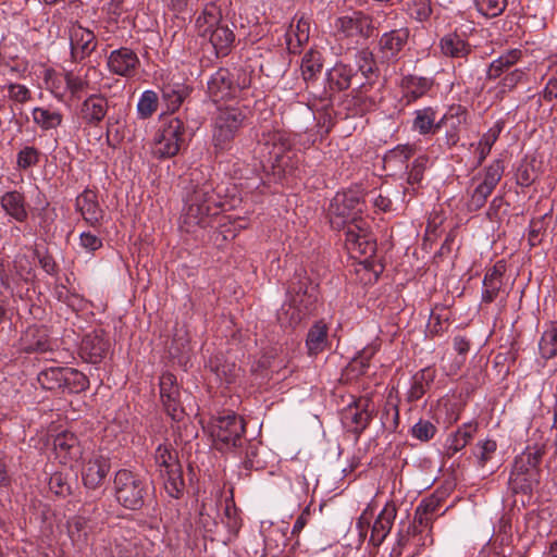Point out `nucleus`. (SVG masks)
Here are the masks:
<instances>
[{
  "instance_id": "nucleus-12",
  "label": "nucleus",
  "mask_w": 557,
  "mask_h": 557,
  "mask_svg": "<svg viewBox=\"0 0 557 557\" xmlns=\"http://www.w3.org/2000/svg\"><path fill=\"white\" fill-rule=\"evenodd\" d=\"M336 34L339 38H347L358 42V38H368L372 34V21L361 12L342 16L335 23Z\"/></svg>"
},
{
  "instance_id": "nucleus-29",
  "label": "nucleus",
  "mask_w": 557,
  "mask_h": 557,
  "mask_svg": "<svg viewBox=\"0 0 557 557\" xmlns=\"http://www.w3.org/2000/svg\"><path fill=\"white\" fill-rule=\"evenodd\" d=\"M522 58L520 49H509L492 61L486 71L487 79L499 78L505 72L518 63Z\"/></svg>"
},
{
  "instance_id": "nucleus-58",
  "label": "nucleus",
  "mask_w": 557,
  "mask_h": 557,
  "mask_svg": "<svg viewBox=\"0 0 557 557\" xmlns=\"http://www.w3.org/2000/svg\"><path fill=\"white\" fill-rule=\"evenodd\" d=\"M479 10L487 16L499 15L507 5V0H480Z\"/></svg>"
},
{
  "instance_id": "nucleus-9",
  "label": "nucleus",
  "mask_w": 557,
  "mask_h": 557,
  "mask_svg": "<svg viewBox=\"0 0 557 557\" xmlns=\"http://www.w3.org/2000/svg\"><path fill=\"white\" fill-rule=\"evenodd\" d=\"M313 302L312 295L302 292L301 287L295 294L289 292L287 301L277 312L278 322L286 327L296 326L310 313Z\"/></svg>"
},
{
  "instance_id": "nucleus-36",
  "label": "nucleus",
  "mask_w": 557,
  "mask_h": 557,
  "mask_svg": "<svg viewBox=\"0 0 557 557\" xmlns=\"http://www.w3.org/2000/svg\"><path fill=\"white\" fill-rule=\"evenodd\" d=\"M66 529L73 545L81 548L87 544L90 528L86 518L81 516L71 517L66 521Z\"/></svg>"
},
{
  "instance_id": "nucleus-7",
  "label": "nucleus",
  "mask_w": 557,
  "mask_h": 557,
  "mask_svg": "<svg viewBox=\"0 0 557 557\" xmlns=\"http://www.w3.org/2000/svg\"><path fill=\"white\" fill-rule=\"evenodd\" d=\"M245 120L244 112L238 108L220 109L213 123L212 141L218 150L230 147Z\"/></svg>"
},
{
  "instance_id": "nucleus-19",
  "label": "nucleus",
  "mask_w": 557,
  "mask_h": 557,
  "mask_svg": "<svg viewBox=\"0 0 557 557\" xmlns=\"http://www.w3.org/2000/svg\"><path fill=\"white\" fill-rule=\"evenodd\" d=\"M76 210L90 226H98L103 219V210L99 206L97 196L89 189L77 196Z\"/></svg>"
},
{
  "instance_id": "nucleus-23",
  "label": "nucleus",
  "mask_w": 557,
  "mask_h": 557,
  "mask_svg": "<svg viewBox=\"0 0 557 557\" xmlns=\"http://www.w3.org/2000/svg\"><path fill=\"white\" fill-rule=\"evenodd\" d=\"M54 451L60 462L67 465L81 456V446L77 437L71 432L58 434L53 441Z\"/></svg>"
},
{
  "instance_id": "nucleus-61",
  "label": "nucleus",
  "mask_w": 557,
  "mask_h": 557,
  "mask_svg": "<svg viewBox=\"0 0 557 557\" xmlns=\"http://www.w3.org/2000/svg\"><path fill=\"white\" fill-rule=\"evenodd\" d=\"M9 98L18 103H25L30 100V90L22 84L11 83L8 85Z\"/></svg>"
},
{
  "instance_id": "nucleus-24",
  "label": "nucleus",
  "mask_w": 557,
  "mask_h": 557,
  "mask_svg": "<svg viewBox=\"0 0 557 557\" xmlns=\"http://www.w3.org/2000/svg\"><path fill=\"white\" fill-rule=\"evenodd\" d=\"M409 32L406 28L394 29L384 33L379 41L380 51L382 57L391 60L397 57L404 46L407 44Z\"/></svg>"
},
{
  "instance_id": "nucleus-56",
  "label": "nucleus",
  "mask_w": 557,
  "mask_h": 557,
  "mask_svg": "<svg viewBox=\"0 0 557 557\" xmlns=\"http://www.w3.org/2000/svg\"><path fill=\"white\" fill-rule=\"evenodd\" d=\"M356 63L363 76L369 77L374 72V60L371 51L363 49L356 55Z\"/></svg>"
},
{
  "instance_id": "nucleus-55",
  "label": "nucleus",
  "mask_w": 557,
  "mask_h": 557,
  "mask_svg": "<svg viewBox=\"0 0 557 557\" xmlns=\"http://www.w3.org/2000/svg\"><path fill=\"white\" fill-rule=\"evenodd\" d=\"M429 163V158L426 156L417 157L411 165V169L408 174V184L414 185L419 184L423 178V172L426 169Z\"/></svg>"
},
{
  "instance_id": "nucleus-41",
  "label": "nucleus",
  "mask_w": 557,
  "mask_h": 557,
  "mask_svg": "<svg viewBox=\"0 0 557 557\" xmlns=\"http://www.w3.org/2000/svg\"><path fill=\"white\" fill-rule=\"evenodd\" d=\"M404 87L406 90V98L408 101H414L431 89L433 83L425 77L408 76L404 78Z\"/></svg>"
},
{
  "instance_id": "nucleus-34",
  "label": "nucleus",
  "mask_w": 557,
  "mask_h": 557,
  "mask_svg": "<svg viewBox=\"0 0 557 557\" xmlns=\"http://www.w3.org/2000/svg\"><path fill=\"white\" fill-rule=\"evenodd\" d=\"M354 70L351 66L337 62L331 70L327 71V81L332 89L346 90L351 85Z\"/></svg>"
},
{
  "instance_id": "nucleus-21",
  "label": "nucleus",
  "mask_w": 557,
  "mask_h": 557,
  "mask_svg": "<svg viewBox=\"0 0 557 557\" xmlns=\"http://www.w3.org/2000/svg\"><path fill=\"white\" fill-rule=\"evenodd\" d=\"M108 100L99 95H91L84 100L79 110V116L88 125H98L107 115Z\"/></svg>"
},
{
  "instance_id": "nucleus-63",
  "label": "nucleus",
  "mask_w": 557,
  "mask_h": 557,
  "mask_svg": "<svg viewBox=\"0 0 557 557\" xmlns=\"http://www.w3.org/2000/svg\"><path fill=\"white\" fill-rule=\"evenodd\" d=\"M224 515L226 518L225 524L231 533H237L240 528V520L237 517L236 508L226 505Z\"/></svg>"
},
{
  "instance_id": "nucleus-53",
  "label": "nucleus",
  "mask_w": 557,
  "mask_h": 557,
  "mask_svg": "<svg viewBox=\"0 0 557 557\" xmlns=\"http://www.w3.org/2000/svg\"><path fill=\"white\" fill-rule=\"evenodd\" d=\"M467 110L461 106H453L438 121L435 119L434 134L437 133L449 120L456 119L457 124L466 122Z\"/></svg>"
},
{
  "instance_id": "nucleus-57",
  "label": "nucleus",
  "mask_w": 557,
  "mask_h": 557,
  "mask_svg": "<svg viewBox=\"0 0 557 557\" xmlns=\"http://www.w3.org/2000/svg\"><path fill=\"white\" fill-rule=\"evenodd\" d=\"M39 161V152L34 147H25L17 153V165L21 169H28Z\"/></svg>"
},
{
  "instance_id": "nucleus-16",
  "label": "nucleus",
  "mask_w": 557,
  "mask_h": 557,
  "mask_svg": "<svg viewBox=\"0 0 557 557\" xmlns=\"http://www.w3.org/2000/svg\"><path fill=\"white\" fill-rule=\"evenodd\" d=\"M160 396L162 404L174 420H180L183 409L180 401V389L176 377L172 373H163L160 377Z\"/></svg>"
},
{
  "instance_id": "nucleus-2",
  "label": "nucleus",
  "mask_w": 557,
  "mask_h": 557,
  "mask_svg": "<svg viewBox=\"0 0 557 557\" xmlns=\"http://www.w3.org/2000/svg\"><path fill=\"white\" fill-rule=\"evenodd\" d=\"M219 197L211 181L197 184L189 195L186 209L182 216V226L186 232H195L196 227H206L211 218L219 213Z\"/></svg>"
},
{
  "instance_id": "nucleus-14",
  "label": "nucleus",
  "mask_w": 557,
  "mask_h": 557,
  "mask_svg": "<svg viewBox=\"0 0 557 557\" xmlns=\"http://www.w3.org/2000/svg\"><path fill=\"white\" fill-rule=\"evenodd\" d=\"M140 60L137 53L127 47L110 52L107 61L108 70L119 76L133 77L137 73Z\"/></svg>"
},
{
  "instance_id": "nucleus-35",
  "label": "nucleus",
  "mask_w": 557,
  "mask_h": 557,
  "mask_svg": "<svg viewBox=\"0 0 557 557\" xmlns=\"http://www.w3.org/2000/svg\"><path fill=\"white\" fill-rule=\"evenodd\" d=\"M34 123L44 131L57 128L63 121V115L57 109L36 107L32 111Z\"/></svg>"
},
{
  "instance_id": "nucleus-45",
  "label": "nucleus",
  "mask_w": 557,
  "mask_h": 557,
  "mask_svg": "<svg viewBox=\"0 0 557 557\" xmlns=\"http://www.w3.org/2000/svg\"><path fill=\"white\" fill-rule=\"evenodd\" d=\"M91 74H97V70L94 66H89L86 70V73L84 76L79 74H75L74 72H67L65 74V83L66 87L70 89L72 94H77L81 91H84L86 89H94V87L90 86L89 77Z\"/></svg>"
},
{
  "instance_id": "nucleus-52",
  "label": "nucleus",
  "mask_w": 557,
  "mask_h": 557,
  "mask_svg": "<svg viewBox=\"0 0 557 557\" xmlns=\"http://www.w3.org/2000/svg\"><path fill=\"white\" fill-rule=\"evenodd\" d=\"M259 444L249 443L244 454L240 453L246 469H260L264 461L259 459Z\"/></svg>"
},
{
  "instance_id": "nucleus-42",
  "label": "nucleus",
  "mask_w": 557,
  "mask_h": 557,
  "mask_svg": "<svg viewBox=\"0 0 557 557\" xmlns=\"http://www.w3.org/2000/svg\"><path fill=\"white\" fill-rule=\"evenodd\" d=\"M503 124L497 122L481 137L475 152L478 153V164H481L490 154L493 145L496 143L499 134L502 133Z\"/></svg>"
},
{
  "instance_id": "nucleus-39",
  "label": "nucleus",
  "mask_w": 557,
  "mask_h": 557,
  "mask_svg": "<svg viewBox=\"0 0 557 557\" xmlns=\"http://www.w3.org/2000/svg\"><path fill=\"white\" fill-rule=\"evenodd\" d=\"M154 459L159 473H164L182 468L176 450L166 444H160L157 447Z\"/></svg>"
},
{
  "instance_id": "nucleus-8",
  "label": "nucleus",
  "mask_w": 557,
  "mask_h": 557,
  "mask_svg": "<svg viewBox=\"0 0 557 557\" xmlns=\"http://www.w3.org/2000/svg\"><path fill=\"white\" fill-rule=\"evenodd\" d=\"M185 127L178 117L170 119L156 134L153 153L158 158L174 157L181 149Z\"/></svg>"
},
{
  "instance_id": "nucleus-27",
  "label": "nucleus",
  "mask_w": 557,
  "mask_h": 557,
  "mask_svg": "<svg viewBox=\"0 0 557 557\" xmlns=\"http://www.w3.org/2000/svg\"><path fill=\"white\" fill-rule=\"evenodd\" d=\"M263 146L268 149L270 161L281 166L285 152L290 148V143L282 132H273L264 137Z\"/></svg>"
},
{
  "instance_id": "nucleus-30",
  "label": "nucleus",
  "mask_w": 557,
  "mask_h": 557,
  "mask_svg": "<svg viewBox=\"0 0 557 557\" xmlns=\"http://www.w3.org/2000/svg\"><path fill=\"white\" fill-rule=\"evenodd\" d=\"M329 329L322 321L315 322L309 330L306 346L310 356L324 351L329 345Z\"/></svg>"
},
{
  "instance_id": "nucleus-1",
  "label": "nucleus",
  "mask_w": 557,
  "mask_h": 557,
  "mask_svg": "<svg viewBox=\"0 0 557 557\" xmlns=\"http://www.w3.org/2000/svg\"><path fill=\"white\" fill-rule=\"evenodd\" d=\"M362 195L358 190L337 193L329 206L330 223L345 230V246L351 258L371 257L376 249L369 223L362 219Z\"/></svg>"
},
{
  "instance_id": "nucleus-25",
  "label": "nucleus",
  "mask_w": 557,
  "mask_h": 557,
  "mask_svg": "<svg viewBox=\"0 0 557 557\" xmlns=\"http://www.w3.org/2000/svg\"><path fill=\"white\" fill-rule=\"evenodd\" d=\"M438 47L443 55L451 59H466L472 50L470 44L456 33L444 35Z\"/></svg>"
},
{
  "instance_id": "nucleus-15",
  "label": "nucleus",
  "mask_w": 557,
  "mask_h": 557,
  "mask_svg": "<svg viewBox=\"0 0 557 557\" xmlns=\"http://www.w3.org/2000/svg\"><path fill=\"white\" fill-rule=\"evenodd\" d=\"M71 57L74 61L89 57L97 47L95 34L81 25L70 29Z\"/></svg>"
},
{
  "instance_id": "nucleus-49",
  "label": "nucleus",
  "mask_w": 557,
  "mask_h": 557,
  "mask_svg": "<svg viewBox=\"0 0 557 557\" xmlns=\"http://www.w3.org/2000/svg\"><path fill=\"white\" fill-rule=\"evenodd\" d=\"M430 379L429 371L422 370L412 377L411 386L408 391V399L416 401L420 399L425 393V386Z\"/></svg>"
},
{
  "instance_id": "nucleus-6",
  "label": "nucleus",
  "mask_w": 557,
  "mask_h": 557,
  "mask_svg": "<svg viewBox=\"0 0 557 557\" xmlns=\"http://www.w3.org/2000/svg\"><path fill=\"white\" fill-rule=\"evenodd\" d=\"M244 433V420L235 413L218 417L211 426V436L219 450L240 448L246 442Z\"/></svg>"
},
{
  "instance_id": "nucleus-50",
  "label": "nucleus",
  "mask_w": 557,
  "mask_h": 557,
  "mask_svg": "<svg viewBox=\"0 0 557 557\" xmlns=\"http://www.w3.org/2000/svg\"><path fill=\"white\" fill-rule=\"evenodd\" d=\"M497 449V443L494 440L486 438L480 441L475 445L474 456L481 467H484L495 455Z\"/></svg>"
},
{
  "instance_id": "nucleus-22",
  "label": "nucleus",
  "mask_w": 557,
  "mask_h": 557,
  "mask_svg": "<svg viewBox=\"0 0 557 557\" xmlns=\"http://www.w3.org/2000/svg\"><path fill=\"white\" fill-rule=\"evenodd\" d=\"M396 507L394 504L387 503L381 512L379 513L376 520L374 521L371 530L370 542L374 546H379L383 543L386 536L389 534L392 527L394 524V520L396 518Z\"/></svg>"
},
{
  "instance_id": "nucleus-17",
  "label": "nucleus",
  "mask_w": 557,
  "mask_h": 557,
  "mask_svg": "<svg viewBox=\"0 0 557 557\" xmlns=\"http://www.w3.org/2000/svg\"><path fill=\"white\" fill-rule=\"evenodd\" d=\"M372 412L369 399L360 398L354 405H349L346 408L343 414V423L350 431L360 433L372 420Z\"/></svg>"
},
{
  "instance_id": "nucleus-31",
  "label": "nucleus",
  "mask_w": 557,
  "mask_h": 557,
  "mask_svg": "<svg viewBox=\"0 0 557 557\" xmlns=\"http://www.w3.org/2000/svg\"><path fill=\"white\" fill-rule=\"evenodd\" d=\"M436 116L437 110L433 107H424L416 110L413 112L412 131L423 136L434 134Z\"/></svg>"
},
{
  "instance_id": "nucleus-46",
  "label": "nucleus",
  "mask_w": 557,
  "mask_h": 557,
  "mask_svg": "<svg viewBox=\"0 0 557 557\" xmlns=\"http://www.w3.org/2000/svg\"><path fill=\"white\" fill-rule=\"evenodd\" d=\"M159 97L153 90H145L137 102L138 117L146 120L149 119L158 109Z\"/></svg>"
},
{
  "instance_id": "nucleus-26",
  "label": "nucleus",
  "mask_w": 557,
  "mask_h": 557,
  "mask_svg": "<svg viewBox=\"0 0 557 557\" xmlns=\"http://www.w3.org/2000/svg\"><path fill=\"white\" fill-rule=\"evenodd\" d=\"M478 431V424L474 422L463 423L456 432L451 433L445 442V451L448 457L463 449L473 438Z\"/></svg>"
},
{
  "instance_id": "nucleus-60",
  "label": "nucleus",
  "mask_w": 557,
  "mask_h": 557,
  "mask_svg": "<svg viewBox=\"0 0 557 557\" xmlns=\"http://www.w3.org/2000/svg\"><path fill=\"white\" fill-rule=\"evenodd\" d=\"M410 12L413 18H416L419 22L426 21L431 13L432 8L429 0H413Z\"/></svg>"
},
{
  "instance_id": "nucleus-32",
  "label": "nucleus",
  "mask_w": 557,
  "mask_h": 557,
  "mask_svg": "<svg viewBox=\"0 0 557 557\" xmlns=\"http://www.w3.org/2000/svg\"><path fill=\"white\" fill-rule=\"evenodd\" d=\"M1 206L7 214L18 222L27 218L25 200L22 194L17 191H8L1 197Z\"/></svg>"
},
{
  "instance_id": "nucleus-54",
  "label": "nucleus",
  "mask_w": 557,
  "mask_h": 557,
  "mask_svg": "<svg viewBox=\"0 0 557 557\" xmlns=\"http://www.w3.org/2000/svg\"><path fill=\"white\" fill-rule=\"evenodd\" d=\"M435 433V425L429 420L423 419H420L411 429L412 436L423 442L431 440Z\"/></svg>"
},
{
  "instance_id": "nucleus-62",
  "label": "nucleus",
  "mask_w": 557,
  "mask_h": 557,
  "mask_svg": "<svg viewBox=\"0 0 557 557\" xmlns=\"http://www.w3.org/2000/svg\"><path fill=\"white\" fill-rule=\"evenodd\" d=\"M79 245L87 252H94L102 247V240L91 232H83L79 235Z\"/></svg>"
},
{
  "instance_id": "nucleus-13",
  "label": "nucleus",
  "mask_w": 557,
  "mask_h": 557,
  "mask_svg": "<svg viewBox=\"0 0 557 557\" xmlns=\"http://www.w3.org/2000/svg\"><path fill=\"white\" fill-rule=\"evenodd\" d=\"M505 264L497 262L490 268L483 280L482 301L490 304L497 299L505 300L508 295V286L504 281Z\"/></svg>"
},
{
  "instance_id": "nucleus-20",
  "label": "nucleus",
  "mask_w": 557,
  "mask_h": 557,
  "mask_svg": "<svg viewBox=\"0 0 557 557\" xmlns=\"http://www.w3.org/2000/svg\"><path fill=\"white\" fill-rule=\"evenodd\" d=\"M208 94L214 102L223 101L235 96L236 87L231 81L227 70H218L208 81Z\"/></svg>"
},
{
  "instance_id": "nucleus-37",
  "label": "nucleus",
  "mask_w": 557,
  "mask_h": 557,
  "mask_svg": "<svg viewBox=\"0 0 557 557\" xmlns=\"http://www.w3.org/2000/svg\"><path fill=\"white\" fill-rule=\"evenodd\" d=\"M322 67V55L319 51L310 49L304 54L300 70L305 82L315 81L321 74Z\"/></svg>"
},
{
  "instance_id": "nucleus-64",
  "label": "nucleus",
  "mask_w": 557,
  "mask_h": 557,
  "mask_svg": "<svg viewBox=\"0 0 557 557\" xmlns=\"http://www.w3.org/2000/svg\"><path fill=\"white\" fill-rule=\"evenodd\" d=\"M14 268L17 274L24 280H28L29 275L32 274V265L25 255L16 256L14 260Z\"/></svg>"
},
{
  "instance_id": "nucleus-3",
  "label": "nucleus",
  "mask_w": 557,
  "mask_h": 557,
  "mask_svg": "<svg viewBox=\"0 0 557 557\" xmlns=\"http://www.w3.org/2000/svg\"><path fill=\"white\" fill-rule=\"evenodd\" d=\"M196 27L198 35L211 45L216 57H224L231 52L235 35L223 22L221 10L215 4L205 7L196 20Z\"/></svg>"
},
{
  "instance_id": "nucleus-59",
  "label": "nucleus",
  "mask_w": 557,
  "mask_h": 557,
  "mask_svg": "<svg viewBox=\"0 0 557 557\" xmlns=\"http://www.w3.org/2000/svg\"><path fill=\"white\" fill-rule=\"evenodd\" d=\"M379 350V345L375 343L370 344L369 346L364 347L357 357L352 360V367L357 368L360 367V371L362 372L367 367H369V362L371 358L376 354Z\"/></svg>"
},
{
  "instance_id": "nucleus-51",
  "label": "nucleus",
  "mask_w": 557,
  "mask_h": 557,
  "mask_svg": "<svg viewBox=\"0 0 557 557\" xmlns=\"http://www.w3.org/2000/svg\"><path fill=\"white\" fill-rule=\"evenodd\" d=\"M416 148L413 145H398L394 149L389 150L385 157L387 163H405L409 158L414 154Z\"/></svg>"
},
{
  "instance_id": "nucleus-28",
  "label": "nucleus",
  "mask_w": 557,
  "mask_h": 557,
  "mask_svg": "<svg viewBox=\"0 0 557 557\" xmlns=\"http://www.w3.org/2000/svg\"><path fill=\"white\" fill-rule=\"evenodd\" d=\"M108 349V342L98 334H87L81 344L82 356L91 363L99 362Z\"/></svg>"
},
{
  "instance_id": "nucleus-40",
  "label": "nucleus",
  "mask_w": 557,
  "mask_h": 557,
  "mask_svg": "<svg viewBox=\"0 0 557 557\" xmlns=\"http://www.w3.org/2000/svg\"><path fill=\"white\" fill-rule=\"evenodd\" d=\"M89 380L81 371L64 367L62 391L67 393H81L87 389Z\"/></svg>"
},
{
  "instance_id": "nucleus-44",
  "label": "nucleus",
  "mask_w": 557,
  "mask_h": 557,
  "mask_svg": "<svg viewBox=\"0 0 557 557\" xmlns=\"http://www.w3.org/2000/svg\"><path fill=\"white\" fill-rule=\"evenodd\" d=\"M63 374L64 367H51L38 374V382L45 389L62 391Z\"/></svg>"
},
{
  "instance_id": "nucleus-18",
  "label": "nucleus",
  "mask_w": 557,
  "mask_h": 557,
  "mask_svg": "<svg viewBox=\"0 0 557 557\" xmlns=\"http://www.w3.org/2000/svg\"><path fill=\"white\" fill-rule=\"evenodd\" d=\"M310 36V21L305 14H296L286 32V44L292 53H297Z\"/></svg>"
},
{
  "instance_id": "nucleus-38",
  "label": "nucleus",
  "mask_w": 557,
  "mask_h": 557,
  "mask_svg": "<svg viewBox=\"0 0 557 557\" xmlns=\"http://www.w3.org/2000/svg\"><path fill=\"white\" fill-rule=\"evenodd\" d=\"M113 557H145V553L138 545L137 539L119 536L113 540L110 547Z\"/></svg>"
},
{
  "instance_id": "nucleus-33",
  "label": "nucleus",
  "mask_w": 557,
  "mask_h": 557,
  "mask_svg": "<svg viewBox=\"0 0 557 557\" xmlns=\"http://www.w3.org/2000/svg\"><path fill=\"white\" fill-rule=\"evenodd\" d=\"M189 87L181 82H168L162 87V97L168 108L172 111L177 110L185 98L189 95Z\"/></svg>"
},
{
  "instance_id": "nucleus-48",
  "label": "nucleus",
  "mask_w": 557,
  "mask_h": 557,
  "mask_svg": "<svg viewBox=\"0 0 557 557\" xmlns=\"http://www.w3.org/2000/svg\"><path fill=\"white\" fill-rule=\"evenodd\" d=\"M525 72L521 69H515L507 73L498 83V91L497 95L500 98L504 97L507 92L513 90L516 86L523 79Z\"/></svg>"
},
{
  "instance_id": "nucleus-10",
  "label": "nucleus",
  "mask_w": 557,
  "mask_h": 557,
  "mask_svg": "<svg viewBox=\"0 0 557 557\" xmlns=\"http://www.w3.org/2000/svg\"><path fill=\"white\" fill-rule=\"evenodd\" d=\"M503 173L504 165L500 160H494L485 168L482 178L470 194L467 203L469 211H476L485 205L488 196L499 183Z\"/></svg>"
},
{
  "instance_id": "nucleus-5",
  "label": "nucleus",
  "mask_w": 557,
  "mask_h": 557,
  "mask_svg": "<svg viewBox=\"0 0 557 557\" xmlns=\"http://www.w3.org/2000/svg\"><path fill=\"white\" fill-rule=\"evenodd\" d=\"M114 495L125 508L137 510L143 507L147 494V483L138 474L122 469L114 476Z\"/></svg>"
},
{
  "instance_id": "nucleus-43",
  "label": "nucleus",
  "mask_w": 557,
  "mask_h": 557,
  "mask_svg": "<svg viewBox=\"0 0 557 557\" xmlns=\"http://www.w3.org/2000/svg\"><path fill=\"white\" fill-rule=\"evenodd\" d=\"M160 476L163 479L164 490L170 497L177 499L183 495L184 480L182 468L160 473Z\"/></svg>"
},
{
  "instance_id": "nucleus-11",
  "label": "nucleus",
  "mask_w": 557,
  "mask_h": 557,
  "mask_svg": "<svg viewBox=\"0 0 557 557\" xmlns=\"http://www.w3.org/2000/svg\"><path fill=\"white\" fill-rule=\"evenodd\" d=\"M110 460L100 451H94L83 459L82 479L89 490L98 488L110 471Z\"/></svg>"
},
{
  "instance_id": "nucleus-47",
  "label": "nucleus",
  "mask_w": 557,
  "mask_h": 557,
  "mask_svg": "<svg viewBox=\"0 0 557 557\" xmlns=\"http://www.w3.org/2000/svg\"><path fill=\"white\" fill-rule=\"evenodd\" d=\"M540 351L542 356L549 359L557 354V323H553L543 333L540 344Z\"/></svg>"
},
{
  "instance_id": "nucleus-4",
  "label": "nucleus",
  "mask_w": 557,
  "mask_h": 557,
  "mask_svg": "<svg viewBox=\"0 0 557 557\" xmlns=\"http://www.w3.org/2000/svg\"><path fill=\"white\" fill-rule=\"evenodd\" d=\"M541 457L537 450H525L516 457L509 476V487L513 493L528 494L539 485Z\"/></svg>"
}]
</instances>
